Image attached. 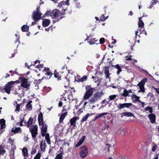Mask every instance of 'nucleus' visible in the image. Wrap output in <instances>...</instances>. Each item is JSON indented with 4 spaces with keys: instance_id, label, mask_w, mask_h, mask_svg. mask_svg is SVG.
<instances>
[{
    "instance_id": "35",
    "label": "nucleus",
    "mask_w": 159,
    "mask_h": 159,
    "mask_svg": "<svg viewBox=\"0 0 159 159\" xmlns=\"http://www.w3.org/2000/svg\"><path fill=\"white\" fill-rule=\"evenodd\" d=\"M141 18H139V21L138 23L139 28H140L142 27H144L143 26L144 25V23L142 20H141Z\"/></svg>"
},
{
    "instance_id": "57",
    "label": "nucleus",
    "mask_w": 159,
    "mask_h": 159,
    "mask_svg": "<svg viewBox=\"0 0 159 159\" xmlns=\"http://www.w3.org/2000/svg\"><path fill=\"white\" fill-rule=\"evenodd\" d=\"M140 28H141L139 30L141 32V33H143L145 31L144 28V27H141Z\"/></svg>"
},
{
    "instance_id": "10",
    "label": "nucleus",
    "mask_w": 159,
    "mask_h": 159,
    "mask_svg": "<svg viewBox=\"0 0 159 159\" xmlns=\"http://www.w3.org/2000/svg\"><path fill=\"white\" fill-rule=\"evenodd\" d=\"M90 36V35L89 36H87L86 39H85V41H86L90 40L88 42V43L90 45H93L95 44H98V39H96L95 38H91Z\"/></svg>"
},
{
    "instance_id": "15",
    "label": "nucleus",
    "mask_w": 159,
    "mask_h": 159,
    "mask_svg": "<svg viewBox=\"0 0 159 159\" xmlns=\"http://www.w3.org/2000/svg\"><path fill=\"white\" fill-rule=\"evenodd\" d=\"M148 118L151 123L154 124L155 123L156 116L154 113L150 114L148 115Z\"/></svg>"
},
{
    "instance_id": "51",
    "label": "nucleus",
    "mask_w": 159,
    "mask_h": 159,
    "mask_svg": "<svg viewBox=\"0 0 159 159\" xmlns=\"http://www.w3.org/2000/svg\"><path fill=\"white\" fill-rule=\"evenodd\" d=\"M47 131L43 130H41V134H42V137H43L45 136V135L46 134V133Z\"/></svg>"
},
{
    "instance_id": "58",
    "label": "nucleus",
    "mask_w": 159,
    "mask_h": 159,
    "mask_svg": "<svg viewBox=\"0 0 159 159\" xmlns=\"http://www.w3.org/2000/svg\"><path fill=\"white\" fill-rule=\"evenodd\" d=\"M66 107V106H64L63 107V109L61 111L62 112L66 111H68V110L70 109V108L69 107L68 108V109H67L65 108Z\"/></svg>"
},
{
    "instance_id": "39",
    "label": "nucleus",
    "mask_w": 159,
    "mask_h": 159,
    "mask_svg": "<svg viewBox=\"0 0 159 159\" xmlns=\"http://www.w3.org/2000/svg\"><path fill=\"white\" fill-rule=\"evenodd\" d=\"M6 151L4 149L2 145H0V154H3L5 153Z\"/></svg>"
},
{
    "instance_id": "19",
    "label": "nucleus",
    "mask_w": 159,
    "mask_h": 159,
    "mask_svg": "<svg viewBox=\"0 0 159 159\" xmlns=\"http://www.w3.org/2000/svg\"><path fill=\"white\" fill-rule=\"evenodd\" d=\"M47 147V145L46 144L45 141H43L42 140L40 144V149L42 151L44 152L45 151L46 147Z\"/></svg>"
},
{
    "instance_id": "64",
    "label": "nucleus",
    "mask_w": 159,
    "mask_h": 159,
    "mask_svg": "<svg viewBox=\"0 0 159 159\" xmlns=\"http://www.w3.org/2000/svg\"><path fill=\"white\" fill-rule=\"evenodd\" d=\"M132 60V59L131 58V56H130V57H126V60H130V61H131Z\"/></svg>"
},
{
    "instance_id": "63",
    "label": "nucleus",
    "mask_w": 159,
    "mask_h": 159,
    "mask_svg": "<svg viewBox=\"0 0 159 159\" xmlns=\"http://www.w3.org/2000/svg\"><path fill=\"white\" fill-rule=\"evenodd\" d=\"M152 88L153 89H155V91L156 92H157V93H158V92L159 91V89L157 88H155V87H154V86H152Z\"/></svg>"
},
{
    "instance_id": "41",
    "label": "nucleus",
    "mask_w": 159,
    "mask_h": 159,
    "mask_svg": "<svg viewBox=\"0 0 159 159\" xmlns=\"http://www.w3.org/2000/svg\"><path fill=\"white\" fill-rule=\"evenodd\" d=\"M122 96L125 97L129 96V95L128 90H127L126 89H124L123 91V93L122 94Z\"/></svg>"
},
{
    "instance_id": "61",
    "label": "nucleus",
    "mask_w": 159,
    "mask_h": 159,
    "mask_svg": "<svg viewBox=\"0 0 159 159\" xmlns=\"http://www.w3.org/2000/svg\"><path fill=\"white\" fill-rule=\"evenodd\" d=\"M38 62L39 63H40V61L39 60H36L34 62V64H32V65H34V66L35 65L36 63Z\"/></svg>"
},
{
    "instance_id": "20",
    "label": "nucleus",
    "mask_w": 159,
    "mask_h": 159,
    "mask_svg": "<svg viewBox=\"0 0 159 159\" xmlns=\"http://www.w3.org/2000/svg\"><path fill=\"white\" fill-rule=\"evenodd\" d=\"M11 131L15 134H17L19 133H21L22 132L21 128L20 127H16L15 129L12 128L11 129Z\"/></svg>"
},
{
    "instance_id": "2",
    "label": "nucleus",
    "mask_w": 159,
    "mask_h": 159,
    "mask_svg": "<svg viewBox=\"0 0 159 159\" xmlns=\"http://www.w3.org/2000/svg\"><path fill=\"white\" fill-rule=\"evenodd\" d=\"M86 92L84 96V99L86 100L89 98L92 95L94 89L90 85H87L85 86Z\"/></svg>"
},
{
    "instance_id": "50",
    "label": "nucleus",
    "mask_w": 159,
    "mask_h": 159,
    "mask_svg": "<svg viewBox=\"0 0 159 159\" xmlns=\"http://www.w3.org/2000/svg\"><path fill=\"white\" fill-rule=\"evenodd\" d=\"M21 120L20 121V123H19V125L20 126H22L24 125H23V122L24 121V117H23L22 118H20Z\"/></svg>"
},
{
    "instance_id": "54",
    "label": "nucleus",
    "mask_w": 159,
    "mask_h": 159,
    "mask_svg": "<svg viewBox=\"0 0 159 159\" xmlns=\"http://www.w3.org/2000/svg\"><path fill=\"white\" fill-rule=\"evenodd\" d=\"M51 12H50V11H48L46 12L44 14V15L45 16H47L48 15H50L51 16Z\"/></svg>"
},
{
    "instance_id": "23",
    "label": "nucleus",
    "mask_w": 159,
    "mask_h": 159,
    "mask_svg": "<svg viewBox=\"0 0 159 159\" xmlns=\"http://www.w3.org/2000/svg\"><path fill=\"white\" fill-rule=\"evenodd\" d=\"M5 122L6 121L4 119H2L0 120V127L1 129H4L6 128Z\"/></svg>"
},
{
    "instance_id": "22",
    "label": "nucleus",
    "mask_w": 159,
    "mask_h": 159,
    "mask_svg": "<svg viewBox=\"0 0 159 159\" xmlns=\"http://www.w3.org/2000/svg\"><path fill=\"white\" fill-rule=\"evenodd\" d=\"M132 99H133L134 98H135V99L134 100H133L132 101L133 102H141V100H139L140 97L136 95L135 94H133V93L132 94V95L131 96Z\"/></svg>"
},
{
    "instance_id": "56",
    "label": "nucleus",
    "mask_w": 159,
    "mask_h": 159,
    "mask_svg": "<svg viewBox=\"0 0 159 159\" xmlns=\"http://www.w3.org/2000/svg\"><path fill=\"white\" fill-rule=\"evenodd\" d=\"M83 112V110L82 108H80L79 109L78 111L77 112V113L78 114H80L81 113H82Z\"/></svg>"
},
{
    "instance_id": "53",
    "label": "nucleus",
    "mask_w": 159,
    "mask_h": 159,
    "mask_svg": "<svg viewBox=\"0 0 159 159\" xmlns=\"http://www.w3.org/2000/svg\"><path fill=\"white\" fill-rule=\"evenodd\" d=\"M157 146L156 144H155V145L153 146L152 148V151L153 152H155L157 148Z\"/></svg>"
},
{
    "instance_id": "3",
    "label": "nucleus",
    "mask_w": 159,
    "mask_h": 159,
    "mask_svg": "<svg viewBox=\"0 0 159 159\" xmlns=\"http://www.w3.org/2000/svg\"><path fill=\"white\" fill-rule=\"evenodd\" d=\"M19 80L21 82V86L25 89L26 90L29 89L30 87V84L28 82V80L24 77H20Z\"/></svg>"
},
{
    "instance_id": "11",
    "label": "nucleus",
    "mask_w": 159,
    "mask_h": 159,
    "mask_svg": "<svg viewBox=\"0 0 159 159\" xmlns=\"http://www.w3.org/2000/svg\"><path fill=\"white\" fill-rule=\"evenodd\" d=\"M79 119V117H74L72 118L70 121V126H73L71 128L72 129L75 128V127H76V123L77 120Z\"/></svg>"
},
{
    "instance_id": "26",
    "label": "nucleus",
    "mask_w": 159,
    "mask_h": 159,
    "mask_svg": "<svg viewBox=\"0 0 159 159\" xmlns=\"http://www.w3.org/2000/svg\"><path fill=\"white\" fill-rule=\"evenodd\" d=\"M112 66L114 67L115 68H116L118 69V70L116 72L117 75L119 74L120 72L122 71V70H121V67L118 64H117L115 66Z\"/></svg>"
},
{
    "instance_id": "44",
    "label": "nucleus",
    "mask_w": 159,
    "mask_h": 159,
    "mask_svg": "<svg viewBox=\"0 0 159 159\" xmlns=\"http://www.w3.org/2000/svg\"><path fill=\"white\" fill-rule=\"evenodd\" d=\"M41 125H42L41 130L47 131V126L46 125H45L43 123V124Z\"/></svg>"
},
{
    "instance_id": "5",
    "label": "nucleus",
    "mask_w": 159,
    "mask_h": 159,
    "mask_svg": "<svg viewBox=\"0 0 159 159\" xmlns=\"http://www.w3.org/2000/svg\"><path fill=\"white\" fill-rule=\"evenodd\" d=\"M101 94H102V93H101L99 92H96L93 95V96L89 100V101L91 103H94L95 102L98 101L100 98Z\"/></svg>"
},
{
    "instance_id": "4",
    "label": "nucleus",
    "mask_w": 159,
    "mask_h": 159,
    "mask_svg": "<svg viewBox=\"0 0 159 159\" xmlns=\"http://www.w3.org/2000/svg\"><path fill=\"white\" fill-rule=\"evenodd\" d=\"M88 153V148L85 145L81 147L80 150L79 154L81 158H84L87 156Z\"/></svg>"
},
{
    "instance_id": "18",
    "label": "nucleus",
    "mask_w": 159,
    "mask_h": 159,
    "mask_svg": "<svg viewBox=\"0 0 159 159\" xmlns=\"http://www.w3.org/2000/svg\"><path fill=\"white\" fill-rule=\"evenodd\" d=\"M50 23V20L48 19H43L42 22V25L43 27L48 26Z\"/></svg>"
},
{
    "instance_id": "59",
    "label": "nucleus",
    "mask_w": 159,
    "mask_h": 159,
    "mask_svg": "<svg viewBox=\"0 0 159 159\" xmlns=\"http://www.w3.org/2000/svg\"><path fill=\"white\" fill-rule=\"evenodd\" d=\"M38 66L37 67L39 69V70H40V68H42L43 67V64H40L38 65L37 66Z\"/></svg>"
},
{
    "instance_id": "27",
    "label": "nucleus",
    "mask_w": 159,
    "mask_h": 159,
    "mask_svg": "<svg viewBox=\"0 0 159 159\" xmlns=\"http://www.w3.org/2000/svg\"><path fill=\"white\" fill-rule=\"evenodd\" d=\"M32 101L30 100L26 104L25 106V108L27 109H30V110H31L32 109V106L31 104V103H32Z\"/></svg>"
},
{
    "instance_id": "47",
    "label": "nucleus",
    "mask_w": 159,
    "mask_h": 159,
    "mask_svg": "<svg viewBox=\"0 0 159 159\" xmlns=\"http://www.w3.org/2000/svg\"><path fill=\"white\" fill-rule=\"evenodd\" d=\"M105 39L103 38H101L99 39L100 43L101 44H103L105 42Z\"/></svg>"
},
{
    "instance_id": "17",
    "label": "nucleus",
    "mask_w": 159,
    "mask_h": 159,
    "mask_svg": "<svg viewBox=\"0 0 159 159\" xmlns=\"http://www.w3.org/2000/svg\"><path fill=\"white\" fill-rule=\"evenodd\" d=\"M38 121L39 126H41V125L43 124V123H44L43 117V114L41 112H40L39 115L38 116Z\"/></svg>"
},
{
    "instance_id": "34",
    "label": "nucleus",
    "mask_w": 159,
    "mask_h": 159,
    "mask_svg": "<svg viewBox=\"0 0 159 159\" xmlns=\"http://www.w3.org/2000/svg\"><path fill=\"white\" fill-rule=\"evenodd\" d=\"M65 78L66 79V80L64 81V86L65 88H66L69 85L70 80L69 79H67L66 77H65Z\"/></svg>"
},
{
    "instance_id": "16",
    "label": "nucleus",
    "mask_w": 159,
    "mask_h": 159,
    "mask_svg": "<svg viewBox=\"0 0 159 159\" xmlns=\"http://www.w3.org/2000/svg\"><path fill=\"white\" fill-rule=\"evenodd\" d=\"M62 73L61 72H58L56 70H55L53 73V75L55 78H57V81L61 80V75Z\"/></svg>"
},
{
    "instance_id": "48",
    "label": "nucleus",
    "mask_w": 159,
    "mask_h": 159,
    "mask_svg": "<svg viewBox=\"0 0 159 159\" xmlns=\"http://www.w3.org/2000/svg\"><path fill=\"white\" fill-rule=\"evenodd\" d=\"M41 156V153L40 152H38L36 155L34 159H40Z\"/></svg>"
},
{
    "instance_id": "55",
    "label": "nucleus",
    "mask_w": 159,
    "mask_h": 159,
    "mask_svg": "<svg viewBox=\"0 0 159 159\" xmlns=\"http://www.w3.org/2000/svg\"><path fill=\"white\" fill-rule=\"evenodd\" d=\"M158 2L157 0H152L151 2V3H152V5H153L156 4V3Z\"/></svg>"
},
{
    "instance_id": "24",
    "label": "nucleus",
    "mask_w": 159,
    "mask_h": 159,
    "mask_svg": "<svg viewBox=\"0 0 159 159\" xmlns=\"http://www.w3.org/2000/svg\"><path fill=\"white\" fill-rule=\"evenodd\" d=\"M67 114V112H66L65 113H62L61 114L59 119L60 123L62 122L66 116Z\"/></svg>"
},
{
    "instance_id": "60",
    "label": "nucleus",
    "mask_w": 159,
    "mask_h": 159,
    "mask_svg": "<svg viewBox=\"0 0 159 159\" xmlns=\"http://www.w3.org/2000/svg\"><path fill=\"white\" fill-rule=\"evenodd\" d=\"M43 78H44V77H43L42 79H39V80H35V81L36 82H37V83H40L41 82V80H42L43 79Z\"/></svg>"
},
{
    "instance_id": "28",
    "label": "nucleus",
    "mask_w": 159,
    "mask_h": 159,
    "mask_svg": "<svg viewBox=\"0 0 159 159\" xmlns=\"http://www.w3.org/2000/svg\"><path fill=\"white\" fill-rule=\"evenodd\" d=\"M33 118L32 117H30L29 120L27 122V127L28 128H29L30 127V125H32L33 122Z\"/></svg>"
},
{
    "instance_id": "46",
    "label": "nucleus",
    "mask_w": 159,
    "mask_h": 159,
    "mask_svg": "<svg viewBox=\"0 0 159 159\" xmlns=\"http://www.w3.org/2000/svg\"><path fill=\"white\" fill-rule=\"evenodd\" d=\"M20 106L21 105L20 104H17L16 107L15 111H19L20 110Z\"/></svg>"
},
{
    "instance_id": "49",
    "label": "nucleus",
    "mask_w": 159,
    "mask_h": 159,
    "mask_svg": "<svg viewBox=\"0 0 159 159\" xmlns=\"http://www.w3.org/2000/svg\"><path fill=\"white\" fill-rule=\"evenodd\" d=\"M14 139H12L11 138H9L8 139V143L11 145H12L13 144L12 143L14 142Z\"/></svg>"
},
{
    "instance_id": "42",
    "label": "nucleus",
    "mask_w": 159,
    "mask_h": 159,
    "mask_svg": "<svg viewBox=\"0 0 159 159\" xmlns=\"http://www.w3.org/2000/svg\"><path fill=\"white\" fill-rule=\"evenodd\" d=\"M108 114V112H104L102 113L99 114L98 115L96 116V118L98 119L105 115H107Z\"/></svg>"
},
{
    "instance_id": "40",
    "label": "nucleus",
    "mask_w": 159,
    "mask_h": 159,
    "mask_svg": "<svg viewBox=\"0 0 159 159\" xmlns=\"http://www.w3.org/2000/svg\"><path fill=\"white\" fill-rule=\"evenodd\" d=\"M63 154V152L59 153L56 156L55 159H62Z\"/></svg>"
},
{
    "instance_id": "37",
    "label": "nucleus",
    "mask_w": 159,
    "mask_h": 159,
    "mask_svg": "<svg viewBox=\"0 0 159 159\" xmlns=\"http://www.w3.org/2000/svg\"><path fill=\"white\" fill-rule=\"evenodd\" d=\"M89 117V113H88L85 116H83L82 119L81 120V122H84L86 121L87 120Z\"/></svg>"
},
{
    "instance_id": "13",
    "label": "nucleus",
    "mask_w": 159,
    "mask_h": 159,
    "mask_svg": "<svg viewBox=\"0 0 159 159\" xmlns=\"http://www.w3.org/2000/svg\"><path fill=\"white\" fill-rule=\"evenodd\" d=\"M33 16H32V18L34 20H38L40 19L42 13L38 12H36V11H34L33 12Z\"/></svg>"
},
{
    "instance_id": "52",
    "label": "nucleus",
    "mask_w": 159,
    "mask_h": 159,
    "mask_svg": "<svg viewBox=\"0 0 159 159\" xmlns=\"http://www.w3.org/2000/svg\"><path fill=\"white\" fill-rule=\"evenodd\" d=\"M108 17V16H107L106 17H105L104 16V14H102L101 16V20L102 21H104V20H106L107 19Z\"/></svg>"
},
{
    "instance_id": "31",
    "label": "nucleus",
    "mask_w": 159,
    "mask_h": 159,
    "mask_svg": "<svg viewBox=\"0 0 159 159\" xmlns=\"http://www.w3.org/2000/svg\"><path fill=\"white\" fill-rule=\"evenodd\" d=\"M45 139L48 144L50 145L51 143L49 135L48 133H47L45 135Z\"/></svg>"
},
{
    "instance_id": "25",
    "label": "nucleus",
    "mask_w": 159,
    "mask_h": 159,
    "mask_svg": "<svg viewBox=\"0 0 159 159\" xmlns=\"http://www.w3.org/2000/svg\"><path fill=\"white\" fill-rule=\"evenodd\" d=\"M120 114H123L124 116L126 117H135L134 115L130 112H125L121 113Z\"/></svg>"
},
{
    "instance_id": "21",
    "label": "nucleus",
    "mask_w": 159,
    "mask_h": 159,
    "mask_svg": "<svg viewBox=\"0 0 159 159\" xmlns=\"http://www.w3.org/2000/svg\"><path fill=\"white\" fill-rule=\"evenodd\" d=\"M85 136H83L81 138V139L80 140L79 142L77 143L76 145H75V147L77 148L80 145L83 143L84 141V139H85Z\"/></svg>"
},
{
    "instance_id": "1",
    "label": "nucleus",
    "mask_w": 159,
    "mask_h": 159,
    "mask_svg": "<svg viewBox=\"0 0 159 159\" xmlns=\"http://www.w3.org/2000/svg\"><path fill=\"white\" fill-rule=\"evenodd\" d=\"M19 80H17L15 81H11L9 82L6 84L3 88L0 87V91L2 92H5L8 94H9L11 93V89L14 87V85L15 83L16 84L19 83Z\"/></svg>"
},
{
    "instance_id": "9",
    "label": "nucleus",
    "mask_w": 159,
    "mask_h": 159,
    "mask_svg": "<svg viewBox=\"0 0 159 159\" xmlns=\"http://www.w3.org/2000/svg\"><path fill=\"white\" fill-rule=\"evenodd\" d=\"M30 131L33 138H35L38 134V126L36 125L33 126V128H30Z\"/></svg>"
},
{
    "instance_id": "8",
    "label": "nucleus",
    "mask_w": 159,
    "mask_h": 159,
    "mask_svg": "<svg viewBox=\"0 0 159 159\" xmlns=\"http://www.w3.org/2000/svg\"><path fill=\"white\" fill-rule=\"evenodd\" d=\"M132 106L133 107H135V106L133 105L131 103H119L117 106L118 109V110H121L122 108H124L125 107L127 108H129L130 106Z\"/></svg>"
},
{
    "instance_id": "14",
    "label": "nucleus",
    "mask_w": 159,
    "mask_h": 159,
    "mask_svg": "<svg viewBox=\"0 0 159 159\" xmlns=\"http://www.w3.org/2000/svg\"><path fill=\"white\" fill-rule=\"evenodd\" d=\"M58 7L60 9L61 8L62 11H66L67 9V7H66V3L64 1H63L59 3Z\"/></svg>"
},
{
    "instance_id": "29",
    "label": "nucleus",
    "mask_w": 159,
    "mask_h": 159,
    "mask_svg": "<svg viewBox=\"0 0 159 159\" xmlns=\"http://www.w3.org/2000/svg\"><path fill=\"white\" fill-rule=\"evenodd\" d=\"M29 27L27 25H23L21 28V30L22 32H27L28 31Z\"/></svg>"
},
{
    "instance_id": "6",
    "label": "nucleus",
    "mask_w": 159,
    "mask_h": 159,
    "mask_svg": "<svg viewBox=\"0 0 159 159\" xmlns=\"http://www.w3.org/2000/svg\"><path fill=\"white\" fill-rule=\"evenodd\" d=\"M148 80L147 78L143 79L137 84L139 86L140 90L138 91L139 93L140 92H144L145 91L144 84Z\"/></svg>"
},
{
    "instance_id": "38",
    "label": "nucleus",
    "mask_w": 159,
    "mask_h": 159,
    "mask_svg": "<svg viewBox=\"0 0 159 159\" xmlns=\"http://www.w3.org/2000/svg\"><path fill=\"white\" fill-rule=\"evenodd\" d=\"M87 76H84L82 78H78V82H83L86 81L87 80Z\"/></svg>"
},
{
    "instance_id": "7",
    "label": "nucleus",
    "mask_w": 159,
    "mask_h": 159,
    "mask_svg": "<svg viewBox=\"0 0 159 159\" xmlns=\"http://www.w3.org/2000/svg\"><path fill=\"white\" fill-rule=\"evenodd\" d=\"M65 13H62L60 10L55 9L51 11V16L53 19H56L58 16L64 15Z\"/></svg>"
},
{
    "instance_id": "12",
    "label": "nucleus",
    "mask_w": 159,
    "mask_h": 159,
    "mask_svg": "<svg viewBox=\"0 0 159 159\" xmlns=\"http://www.w3.org/2000/svg\"><path fill=\"white\" fill-rule=\"evenodd\" d=\"M43 72H46L45 74V75H47L46 77L47 79H50L51 77L53 75V73L51 72L49 68H46L44 67V69L43 70Z\"/></svg>"
},
{
    "instance_id": "62",
    "label": "nucleus",
    "mask_w": 159,
    "mask_h": 159,
    "mask_svg": "<svg viewBox=\"0 0 159 159\" xmlns=\"http://www.w3.org/2000/svg\"><path fill=\"white\" fill-rule=\"evenodd\" d=\"M36 152V150L35 149H33L32 148V151L31 152V154H34Z\"/></svg>"
},
{
    "instance_id": "32",
    "label": "nucleus",
    "mask_w": 159,
    "mask_h": 159,
    "mask_svg": "<svg viewBox=\"0 0 159 159\" xmlns=\"http://www.w3.org/2000/svg\"><path fill=\"white\" fill-rule=\"evenodd\" d=\"M145 111H149L150 114L152 113L153 111V108L152 107H150L149 106H148L146 107L145 109Z\"/></svg>"
},
{
    "instance_id": "43",
    "label": "nucleus",
    "mask_w": 159,
    "mask_h": 159,
    "mask_svg": "<svg viewBox=\"0 0 159 159\" xmlns=\"http://www.w3.org/2000/svg\"><path fill=\"white\" fill-rule=\"evenodd\" d=\"M116 95L115 94L110 95L109 97V101H110L114 100L116 98Z\"/></svg>"
},
{
    "instance_id": "33",
    "label": "nucleus",
    "mask_w": 159,
    "mask_h": 159,
    "mask_svg": "<svg viewBox=\"0 0 159 159\" xmlns=\"http://www.w3.org/2000/svg\"><path fill=\"white\" fill-rule=\"evenodd\" d=\"M106 70H105L104 73L106 75V78H108L109 77L110 74L108 68L107 67H105Z\"/></svg>"
},
{
    "instance_id": "30",
    "label": "nucleus",
    "mask_w": 159,
    "mask_h": 159,
    "mask_svg": "<svg viewBox=\"0 0 159 159\" xmlns=\"http://www.w3.org/2000/svg\"><path fill=\"white\" fill-rule=\"evenodd\" d=\"M22 152L23 155L24 157H25L28 156V150L26 148L24 147L23 148Z\"/></svg>"
},
{
    "instance_id": "36",
    "label": "nucleus",
    "mask_w": 159,
    "mask_h": 159,
    "mask_svg": "<svg viewBox=\"0 0 159 159\" xmlns=\"http://www.w3.org/2000/svg\"><path fill=\"white\" fill-rule=\"evenodd\" d=\"M15 151L14 150H11L10 152L9 156L11 159H14L15 158Z\"/></svg>"
},
{
    "instance_id": "45",
    "label": "nucleus",
    "mask_w": 159,
    "mask_h": 159,
    "mask_svg": "<svg viewBox=\"0 0 159 159\" xmlns=\"http://www.w3.org/2000/svg\"><path fill=\"white\" fill-rule=\"evenodd\" d=\"M63 17V16H61V17H60L59 18H57L56 19H55V20H53V23H54L57 21H58L60 20H61Z\"/></svg>"
}]
</instances>
